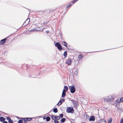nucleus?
<instances>
[{
	"label": "nucleus",
	"instance_id": "f257e3e1",
	"mask_svg": "<svg viewBox=\"0 0 123 123\" xmlns=\"http://www.w3.org/2000/svg\"><path fill=\"white\" fill-rule=\"evenodd\" d=\"M115 97L113 95H111L108 96L106 98L104 97L103 98L104 101L106 102H109L112 101L115 99Z\"/></svg>",
	"mask_w": 123,
	"mask_h": 123
},
{
	"label": "nucleus",
	"instance_id": "f03ea898",
	"mask_svg": "<svg viewBox=\"0 0 123 123\" xmlns=\"http://www.w3.org/2000/svg\"><path fill=\"white\" fill-rule=\"evenodd\" d=\"M69 88L70 89V92L72 93H73L75 92V88L73 86H69Z\"/></svg>",
	"mask_w": 123,
	"mask_h": 123
},
{
	"label": "nucleus",
	"instance_id": "7ed1b4c3",
	"mask_svg": "<svg viewBox=\"0 0 123 123\" xmlns=\"http://www.w3.org/2000/svg\"><path fill=\"white\" fill-rule=\"evenodd\" d=\"M66 111L68 113H73L74 112V110L73 108L68 107Z\"/></svg>",
	"mask_w": 123,
	"mask_h": 123
},
{
	"label": "nucleus",
	"instance_id": "20e7f679",
	"mask_svg": "<svg viewBox=\"0 0 123 123\" xmlns=\"http://www.w3.org/2000/svg\"><path fill=\"white\" fill-rule=\"evenodd\" d=\"M55 46L58 49L61 50L62 49V47L60 43L57 42L55 44Z\"/></svg>",
	"mask_w": 123,
	"mask_h": 123
},
{
	"label": "nucleus",
	"instance_id": "39448f33",
	"mask_svg": "<svg viewBox=\"0 0 123 123\" xmlns=\"http://www.w3.org/2000/svg\"><path fill=\"white\" fill-rule=\"evenodd\" d=\"M72 62V60L70 58H69L66 61V63L68 65H70L71 64Z\"/></svg>",
	"mask_w": 123,
	"mask_h": 123
},
{
	"label": "nucleus",
	"instance_id": "423d86ee",
	"mask_svg": "<svg viewBox=\"0 0 123 123\" xmlns=\"http://www.w3.org/2000/svg\"><path fill=\"white\" fill-rule=\"evenodd\" d=\"M71 101L72 102L74 106H76L77 105L78 102L77 101L74 100H72Z\"/></svg>",
	"mask_w": 123,
	"mask_h": 123
},
{
	"label": "nucleus",
	"instance_id": "0eeeda50",
	"mask_svg": "<svg viewBox=\"0 0 123 123\" xmlns=\"http://www.w3.org/2000/svg\"><path fill=\"white\" fill-rule=\"evenodd\" d=\"M99 123H106L105 120L104 119H101L100 120L98 121Z\"/></svg>",
	"mask_w": 123,
	"mask_h": 123
},
{
	"label": "nucleus",
	"instance_id": "6e6552de",
	"mask_svg": "<svg viewBox=\"0 0 123 123\" xmlns=\"http://www.w3.org/2000/svg\"><path fill=\"white\" fill-rule=\"evenodd\" d=\"M6 38L3 39L2 40L0 41V44L1 45H3L5 43L6 40Z\"/></svg>",
	"mask_w": 123,
	"mask_h": 123
},
{
	"label": "nucleus",
	"instance_id": "1a4fd4ad",
	"mask_svg": "<svg viewBox=\"0 0 123 123\" xmlns=\"http://www.w3.org/2000/svg\"><path fill=\"white\" fill-rule=\"evenodd\" d=\"M66 91L65 90V89H64L63 90V92L62 93V97H65L66 95L65 93Z\"/></svg>",
	"mask_w": 123,
	"mask_h": 123
},
{
	"label": "nucleus",
	"instance_id": "9d476101",
	"mask_svg": "<svg viewBox=\"0 0 123 123\" xmlns=\"http://www.w3.org/2000/svg\"><path fill=\"white\" fill-rule=\"evenodd\" d=\"M95 120V118L93 116H92L89 119L90 121H94Z\"/></svg>",
	"mask_w": 123,
	"mask_h": 123
},
{
	"label": "nucleus",
	"instance_id": "9b49d317",
	"mask_svg": "<svg viewBox=\"0 0 123 123\" xmlns=\"http://www.w3.org/2000/svg\"><path fill=\"white\" fill-rule=\"evenodd\" d=\"M34 31H37V30L36 29H34L32 30H29L27 31V32L28 33H30L31 32H32Z\"/></svg>",
	"mask_w": 123,
	"mask_h": 123
},
{
	"label": "nucleus",
	"instance_id": "f8f14e48",
	"mask_svg": "<svg viewBox=\"0 0 123 123\" xmlns=\"http://www.w3.org/2000/svg\"><path fill=\"white\" fill-rule=\"evenodd\" d=\"M30 21V19H27L25 22V23L26 25H28L29 23V22Z\"/></svg>",
	"mask_w": 123,
	"mask_h": 123
},
{
	"label": "nucleus",
	"instance_id": "ddd939ff",
	"mask_svg": "<svg viewBox=\"0 0 123 123\" xmlns=\"http://www.w3.org/2000/svg\"><path fill=\"white\" fill-rule=\"evenodd\" d=\"M123 98H122V99H120V100H117L116 101V103H120V102H123Z\"/></svg>",
	"mask_w": 123,
	"mask_h": 123
},
{
	"label": "nucleus",
	"instance_id": "4468645a",
	"mask_svg": "<svg viewBox=\"0 0 123 123\" xmlns=\"http://www.w3.org/2000/svg\"><path fill=\"white\" fill-rule=\"evenodd\" d=\"M5 119V118L3 117H0V121L2 122H3L4 121Z\"/></svg>",
	"mask_w": 123,
	"mask_h": 123
},
{
	"label": "nucleus",
	"instance_id": "2eb2a0df",
	"mask_svg": "<svg viewBox=\"0 0 123 123\" xmlns=\"http://www.w3.org/2000/svg\"><path fill=\"white\" fill-rule=\"evenodd\" d=\"M66 119L65 118H63L60 121L62 123H63L65 122L66 120Z\"/></svg>",
	"mask_w": 123,
	"mask_h": 123
},
{
	"label": "nucleus",
	"instance_id": "dca6fc26",
	"mask_svg": "<svg viewBox=\"0 0 123 123\" xmlns=\"http://www.w3.org/2000/svg\"><path fill=\"white\" fill-rule=\"evenodd\" d=\"M25 119H26V121H30L32 119V118H25Z\"/></svg>",
	"mask_w": 123,
	"mask_h": 123
},
{
	"label": "nucleus",
	"instance_id": "f3484780",
	"mask_svg": "<svg viewBox=\"0 0 123 123\" xmlns=\"http://www.w3.org/2000/svg\"><path fill=\"white\" fill-rule=\"evenodd\" d=\"M60 119V118L59 116H54V119L59 120Z\"/></svg>",
	"mask_w": 123,
	"mask_h": 123
},
{
	"label": "nucleus",
	"instance_id": "a211bd4d",
	"mask_svg": "<svg viewBox=\"0 0 123 123\" xmlns=\"http://www.w3.org/2000/svg\"><path fill=\"white\" fill-rule=\"evenodd\" d=\"M64 101L65 99H62L61 100H60L59 101V102H60L59 105H61L62 104V103Z\"/></svg>",
	"mask_w": 123,
	"mask_h": 123
},
{
	"label": "nucleus",
	"instance_id": "6ab92c4d",
	"mask_svg": "<svg viewBox=\"0 0 123 123\" xmlns=\"http://www.w3.org/2000/svg\"><path fill=\"white\" fill-rule=\"evenodd\" d=\"M62 44L66 47L67 46V43L65 42H62Z\"/></svg>",
	"mask_w": 123,
	"mask_h": 123
},
{
	"label": "nucleus",
	"instance_id": "aec40b11",
	"mask_svg": "<svg viewBox=\"0 0 123 123\" xmlns=\"http://www.w3.org/2000/svg\"><path fill=\"white\" fill-rule=\"evenodd\" d=\"M50 120V118L49 117H47L46 118V120L47 121H49Z\"/></svg>",
	"mask_w": 123,
	"mask_h": 123
},
{
	"label": "nucleus",
	"instance_id": "412c9836",
	"mask_svg": "<svg viewBox=\"0 0 123 123\" xmlns=\"http://www.w3.org/2000/svg\"><path fill=\"white\" fill-rule=\"evenodd\" d=\"M53 111L55 113H57L58 112L57 110V108H55L53 110Z\"/></svg>",
	"mask_w": 123,
	"mask_h": 123
},
{
	"label": "nucleus",
	"instance_id": "4be33fe9",
	"mask_svg": "<svg viewBox=\"0 0 123 123\" xmlns=\"http://www.w3.org/2000/svg\"><path fill=\"white\" fill-rule=\"evenodd\" d=\"M22 120H24L23 123H27V121H26V119H25V118H22Z\"/></svg>",
	"mask_w": 123,
	"mask_h": 123
},
{
	"label": "nucleus",
	"instance_id": "5701e85b",
	"mask_svg": "<svg viewBox=\"0 0 123 123\" xmlns=\"http://www.w3.org/2000/svg\"><path fill=\"white\" fill-rule=\"evenodd\" d=\"M64 89H65L66 91H67L68 90V88L67 86H65L64 87Z\"/></svg>",
	"mask_w": 123,
	"mask_h": 123
},
{
	"label": "nucleus",
	"instance_id": "b1692460",
	"mask_svg": "<svg viewBox=\"0 0 123 123\" xmlns=\"http://www.w3.org/2000/svg\"><path fill=\"white\" fill-rule=\"evenodd\" d=\"M82 57V55H80L79 56L78 58L80 59Z\"/></svg>",
	"mask_w": 123,
	"mask_h": 123
},
{
	"label": "nucleus",
	"instance_id": "393cba45",
	"mask_svg": "<svg viewBox=\"0 0 123 123\" xmlns=\"http://www.w3.org/2000/svg\"><path fill=\"white\" fill-rule=\"evenodd\" d=\"M67 55V52L66 51H65L64 53V55L65 56V57H66Z\"/></svg>",
	"mask_w": 123,
	"mask_h": 123
},
{
	"label": "nucleus",
	"instance_id": "a878e982",
	"mask_svg": "<svg viewBox=\"0 0 123 123\" xmlns=\"http://www.w3.org/2000/svg\"><path fill=\"white\" fill-rule=\"evenodd\" d=\"M112 121V119L111 118H110L109 119L108 122L110 123H111Z\"/></svg>",
	"mask_w": 123,
	"mask_h": 123
},
{
	"label": "nucleus",
	"instance_id": "bb28decb",
	"mask_svg": "<svg viewBox=\"0 0 123 123\" xmlns=\"http://www.w3.org/2000/svg\"><path fill=\"white\" fill-rule=\"evenodd\" d=\"M9 123H12L13 122L12 120V119H10L9 120V121H8Z\"/></svg>",
	"mask_w": 123,
	"mask_h": 123
},
{
	"label": "nucleus",
	"instance_id": "cd10ccee",
	"mask_svg": "<svg viewBox=\"0 0 123 123\" xmlns=\"http://www.w3.org/2000/svg\"><path fill=\"white\" fill-rule=\"evenodd\" d=\"M23 122L22 120H19L18 121V123H23Z\"/></svg>",
	"mask_w": 123,
	"mask_h": 123
},
{
	"label": "nucleus",
	"instance_id": "c85d7f7f",
	"mask_svg": "<svg viewBox=\"0 0 123 123\" xmlns=\"http://www.w3.org/2000/svg\"><path fill=\"white\" fill-rule=\"evenodd\" d=\"M54 122L55 123H59V122L57 120H55Z\"/></svg>",
	"mask_w": 123,
	"mask_h": 123
},
{
	"label": "nucleus",
	"instance_id": "c756f323",
	"mask_svg": "<svg viewBox=\"0 0 123 123\" xmlns=\"http://www.w3.org/2000/svg\"><path fill=\"white\" fill-rule=\"evenodd\" d=\"M59 116L61 117L62 118L63 116V115L62 114H61L59 115Z\"/></svg>",
	"mask_w": 123,
	"mask_h": 123
},
{
	"label": "nucleus",
	"instance_id": "7c9ffc66",
	"mask_svg": "<svg viewBox=\"0 0 123 123\" xmlns=\"http://www.w3.org/2000/svg\"><path fill=\"white\" fill-rule=\"evenodd\" d=\"M120 123H123V118L121 120Z\"/></svg>",
	"mask_w": 123,
	"mask_h": 123
},
{
	"label": "nucleus",
	"instance_id": "2f4dec72",
	"mask_svg": "<svg viewBox=\"0 0 123 123\" xmlns=\"http://www.w3.org/2000/svg\"><path fill=\"white\" fill-rule=\"evenodd\" d=\"M51 117L52 119L53 120L54 119V117L53 118L54 116L53 115H52L51 116Z\"/></svg>",
	"mask_w": 123,
	"mask_h": 123
},
{
	"label": "nucleus",
	"instance_id": "473e14b6",
	"mask_svg": "<svg viewBox=\"0 0 123 123\" xmlns=\"http://www.w3.org/2000/svg\"><path fill=\"white\" fill-rule=\"evenodd\" d=\"M72 4H70V5H69L67 7V8H68V7L70 6H71L72 5Z\"/></svg>",
	"mask_w": 123,
	"mask_h": 123
},
{
	"label": "nucleus",
	"instance_id": "72a5a7b5",
	"mask_svg": "<svg viewBox=\"0 0 123 123\" xmlns=\"http://www.w3.org/2000/svg\"><path fill=\"white\" fill-rule=\"evenodd\" d=\"M7 120H8V121H9V119H10V118L9 117H7Z\"/></svg>",
	"mask_w": 123,
	"mask_h": 123
},
{
	"label": "nucleus",
	"instance_id": "f704fd0d",
	"mask_svg": "<svg viewBox=\"0 0 123 123\" xmlns=\"http://www.w3.org/2000/svg\"><path fill=\"white\" fill-rule=\"evenodd\" d=\"M60 103V102H59L57 104V105H59V104Z\"/></svg>",
	"mask_w": 123,
	"mask_h": 123
},
{
	"label": "nucleus",
	"instance_id": "c9c22d12",
	"mask_svg": "<svg viewBox=\"0 0 123 123\" xmlns=\"http://www.w3.org/2000/svg\"><path fill=\"white\" fill-rule=\"evenodd\" d=\"M3 123H8L6 121H4L3 122Z\"/></svg>",
	"mask_w": 123,
	"mask_h": 123
},
{
	"label": "nucleus",
	"instance_id": "e433bc0d",
	"mask_svg": "<svg viewBox=\"0 0 123 123\" xmlns=\"http://www.w3.org/2000/svg\"><path fill=\"white\" fill-rule=\"evenodd\" d=\"M43 119L44 120H45V119H46V117H43Z\"/></svg>",
	"mask_w": 123,
	"mask_h": 123
},
{
	"label": "nucleus",
	"instance_id": "4c0bfd02",
	"mask_svg": "<svg viewBox=\"0 0 123 123\" xmlns=\"http://www.w3.org/2000/svg\"><path fill=\"white\" fill-rule=\"evenodd\" d=\"M46 32L47 33H49V31H46Z\"/></svg>",
	"mask_w": 123,
	"mask_h": 123
},
{
	"label": "nucleus",
	"instance_id": "58836bf2",
	"mask_svg": "<svg viewBox=\"0 0 123 123\" xmlns=\"http://www.w3.org/2000/svg\"><path fill=\"white\" fill-rule=\"evenodd\" d=\"M82 123H85L84 122H82Z\"/></svg>",
	"mask_w": 123,
	"mask_h": 123
},
{
	"label": "nucleus",
	"instance_id": "ea45409f",
	"mask_svg": "<svg viewBox=\"0 0 123 123\" xmlns=\"http://www.w3.org/2000/svg\"><path fill=\"white\" fill-rule=\"evenodd\" d=\"M108 123H109L108 122Z\"/></svg>",
	"mask_w": 123,
	"mask_h": 123
}]
</instances>
